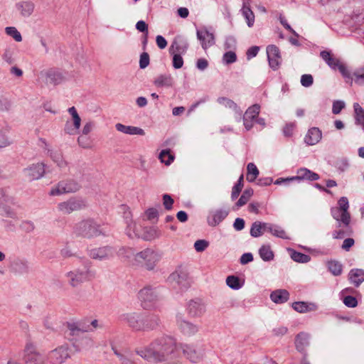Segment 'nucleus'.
I'll use <instances>...</instances> for the list:
<instances>
[{
	"label": "nucleus",
	"mask_w": 364,
	"mask_h": 364,
	"mask_svg": "<svg viewBox=\"0 0 364 364\" xmlns=\"http://www.w3.org/2000/svg\"><path fill=\"white\" fill-rule=\"evenodd\" d=\"M116 129L123 134L129 135H140L143 136L145 134L144 129L134 126H127L121 123L115 124Z\"/></svg>",
	"instance_id": "nucleus-32"
},
{
	"label": "nucleus",
	"mask_w": 364,
	"mask_h": 364,
	"mask_svg": "<svg viewBox=\"0 0 364 364\" xmlns=\"http://www.w3.org/2000/svg\"><path fill=\"white\" fill-rule=\"evenodd\" d=\"M114 353L117 356L120 364H136L132 359V353L126 348H117L112 346Z\"/></svg>",
	"instance_id": "nucleus-27"
},
{
	"label": "nucleus",
	"mask_w": 364,
	"mask_h": 364,
	"mask_svg": "<svg viewBox=\"0 0 364 364\" xmlns=\"http://www.w3.org/2000/svg\"><path fill=\"white\" fill-rule=\"evenodd\" d=\"M176 324L181 331L187 336H193L198 331V326L186 321L181 314L176 315Z\"/></svg>",
	"instance_id": "nucleus-16"
},
{
	"label": "nucleus",
	"mask_w": 364,
	"mask_h": 364,
	"mask_svg": "<svg viewBox=\"0 0 364 364\" xmlns=\"http://www.w3.org/2000/svg\"><path fill=\"white\" fill-rule=\"evenodd\" d=\"M304 141L309 145H314L318 142V128L313 127L309 129L305 136Z\"/></svg>",
	"instance_id": "nucleus-42"
},
{
	"label": "nucleus",
	"mask_w": 364,
	"mask_h": 364,
	"mask_svg": "<svg viewBox=\"0 0 364 364\" xmlns=\"http://www.w3.org/2000/svg\"><path fill=\"white\" fill-rule=\"evenodd\" d=\"M338 208L341 209L344 212V216L346 217V214H350L348 212V208H349V203L348 200L346 197H341L338 202Z\"/></svg>",
	"instance_id": "nucleus-64"
},
{
	"label": "nucleus",
	"mask_w": 364,
	"mask_h": 364,
	"mask_svg": "<svg viewBox=\"0 0 364 364\" xmlns=\"http://www.w3.org/2000/svg\"><path fill=\"white\" fill-rule=\"evenodd\" d=\"M336 168L340 172H344L350 167L349 159L346 157L338 158L334 164Z\"/></svg>",
	"instance_id": "nucleus-49"
},
{
	"label": "nucleus",
	"mask_w": 364,
	"mask_h": 364,
	"mask_svg": "<svg viewBox=\"0 0 364 364\" xmlns=\"http://www.w3.org/2000/svg\"><path fill=\"white\" fill-rule=\"evenodd\" d=\"M5 33L7 36L14 38L16 42L22 41V36L21 33L14 26H7L5 28Z\"/></svg>",
	"instance_id": "nucleus-55"
},
{
	"label": "nucleus",
	"mask_w": 364,
	"mask_h": 364,
	"mask_svg": "<svg viewBox=\"0 0 364 364\" xmlns=\"http://www.w3.org/2000/svg\"><path fill=\"white\" fill-rule=\"evenodd\" d=\"M189 44L186 38L183 36H176L169 47V53L185 54L188 48Z\"/></svg>",
	"instance_id": "nucleus-17"
},
{
	"label": "nucleus",
	"mask_w": 364,
	"mask_h": 364,
	"mask_svg": "<svg viewBox=\"0 0 364 364\" xmlns=\"http://www.w3.org/2000/svg\"><path fill=\"white\" fill-rule=\"evenodd\" d=\"M87 206L86 201L82 198L71 197L67 200L58 204V210L64 215H68L75 211H79Z\"/></svg>",
	"instance_id": "nucleus-7"
},
{
	"label": "nucleus",
	"mask_w": 364,
	"mask_h": 364,
	"mask_svg": "<svg viewBox=\"0 0 364 364\" xmlns=\"http://www.w3.org/2000/svg\"><path fill=\"white\" fill-rule=\"evenodd\" d=\"M135 254L136 252L132 247H122L118 251L119 257L129 259L130 262L134 259Z\"/></svg>",
	"instance_id": "nucleus-52"
},
{
	"label": "nucleus",
	"mask_w": 364,
	"mask_h": 364,
	"mask_svg": "<svg viewBox=\"0 0 364 364\" xmlns=\"http://www.w3.org/2000/svg\"><path fill=\"white\" fill-rule=\"evenodd\" d=\"M252 189H246L239 198L238 201L236 203V205L237 207H242V205H245L250 198V197L252 196Z\"/></svg>",
	"instance_id": "nucleus-58"
},
{
	"label": "nucleus",
	"mask_w": 364,
	"mask_h": 364,
	"mask_svg": "<svg viewBox=\"0 0 364 364\" xmlns=\"http://www.w3.org/2000/svg\"><path fill=\"white\" fill-rule=\"evenodd\" d=\"M12 144V140L8 134V132L0 130V149L6 148Z\"/></svg>",
	"instance_id": "nucleus-57"
},
{
	"label": "nucleus",
	"mask_w": 364,
	"mask_h": 364,
	"mask_svg": "<svg viewBox=\"0 0 364 364\" xmlns=\"http://www.w3.org/2000/svg\"><path fill=\"white\" fill-rule=\"evenodd\" d=\"M264 227V231L271 233L273 236L282 239H290L285 230L278 225L265 223Z\"/></svg>",
	"instance_id": "nucleus-30"
},
{
	"label": "nucleus",
	"mask_w": 364,
	"mask_h": 364,
	"mask_svg": "<svg viewBox=\"0 0 364 364\" xmlns=\"http://www.w3.org/2000/svg\"><path fill=\"white\" fill-rule=\"evenodd\" d=\"M159 158L161 162L166 166H169L174 160V156L171 154L168 149L162 150L159 154Z\"/></svg>",
	"instance_id": "nucleus-54"
},
{
	"label": "nucleus",
	"mask_w": 364,
	"mask_h": 364,
	"mask_svg": "<svg viewBox=\"0 0 364 364\" xmlns=\"http://www.w3.org/2000/svg\"><path fill=\"white\" fill-rule=\"evenodd\" d=\"M75 232L85 237L91 238L104 234V230L93 220H84L77 223Z\"/></svg>",
	"instance_id": "nucleus-4"
},
{
	"label": "nucleus",
	"mask_w": 364,
	"mask_h": 364,
	"mask_svg": "<svg viewBox=\"0 0 364 364\" xmlns=\"http://www.w3.org/2000/svg\"><path fill=\"white\" fill-rule=\"evenodd\" d=\"M242 180H243V176H241L237 181V183L233 186L232 188V194H231V198L232 200H235V198H237L242 188V186H243V183H242Z\"/></svg>",
	"instance_id": "nucleus-61"
},
{
	"label": "nucleus",
	"mask_w": 364,
	"mask_h": 364,
	"mask_svg": "<svg viewBox=\"0 0 364 364\" xmlns=\"http://www.w3.org/2000/svg\"><path fill=\"white\" fill-rule=\"evenodd\" d=\"M320 57L333 70H339L344 78L350 77V72L346 66L330 50L320 51Z\"/></svg>",
	"instance_id": "nucleus-6"
},
{
	"label": "nucleus",
	"mask_w": 364,
	"mask_h": 364,
	"mask_svg": "<svg viewBox=\"0 0 364 364\" xmlns=\"http://www.w3.org/2000/svg\"><path fill=\"white\" fill-rule=\"evenodd\" d=\"M259 112L260 106L258 104L253 105L246 110L242 117L243 124L246 131H249L252 128Z\"/></svg>",
	"instance_id": "nucleus-13"
},
{
	"label": "nucleus",
	"mask_w": 364,
	"mask_h": 364,
	"mask_svg": "<svg viewBox=\"0 0 364 364\" xmlns=\"http://www.w3.org/2000/svg\"><path fill=\"white\" fill-rule=\"evenodd\" d=\"M196 36L204 50H207L215 44L214 34L208 31L206 28L197 30Z\"/></svg>",
	"instance_id": "nucleus-21"
},
{
	"label": "nucleus",
	"mask_w": 364,
	"mask_h": 364,
	"mask_svg": "<svg viewBox=\"0 0 364 364\" xmlns=\"http://www.w3.org/2000/svg\"><path fill=\"white\" fill-rule=\"evenodd\" d=\"M289 298V293L286 289H277L270 294V299L275 304H284Z\"/></svg>",
	"instance_id": "nucleus-36"
},
{
	"label": "nucleus",
	"mask_w": 364,
	"mask_h": 364,
	"mask_svg": "<svg viewBox=\"0 0 364 364\" xmlns=\"http://www.w3.org/2000/svg\"><path fill=\"white\" fill-rule=\"evenodd\" d=\"M124 218L127 224L125 230L127 235L132 239L141 237L142 227L132 221V214L129 211L124 212Z\"/></svg>",
	"instance_id": "nucleus-12"
},
{
	"label": "nucleus",
	"mask_w": 364,
	"mask_h": 364,
	"mask_svg": "<svg viewBox=\"0 0 364 364\" xmlns=\"http://www.w3.org/2000/svg\"><path fill=\"white\" fill-rule=\"evenodd\" d=\"M80 188V185L74 180H64L53 186L49 192L51 196H60L65 193H75Z\"/></svg>",
	"instance_id": "nucleus-8"
},
{
	"label": "nucleus",
	"mask_w": 364,
	"mask_h": 364,
	"mask_svg": "<svg viewBox=\"0 0 364 364\" xmlns=\"http://www.w3.org/2000/svg\"><path fill=\"white\" fill-rule=\"evenodd\" d=\"M69 356L68 348L65 346H62L50 351L48 358L53 364H61Z\"/></svg>",
	"instance_id": "nucleus-20"
},
{
	"label": "nucleus",
	"mask_w": 364,
	"mask_h": 364,
	"mask_svg": "<svg viewBox=\"0 0 364 364\" xmlns=\"http://www.w3.org/2000/svg\"><path fill=\"white\" fill-rule=\"evenodd\" d=\"M23 172L30 181L38 180L45 173V165L43 163L33 164L24 168Z\"/></svg>",
	"instance_id": "nucleus-15"
},
{
	"label": "nucleus",
	"mask_w": 364,
	"mask_h": 364,
	"mask_svg": "<svg viewBox=\"0 0 364 364\" xmlns=\"http://www.w3.org/2000/svg\"><path fill=\"white\" fill-rule=\"evenodd\" d=\"M159 294L156 289L146 287L139 292V299L144 308H150L159 299Z\"/></svg>",
	"instance_id": "nucleus-11"
},
{
	"label": "nucleus",
	"mask_w": 364,
	"mask_h": 364,
	"mask_svg": "<svg viewBox=\"0 0 364 364\" xmlns=\"http://www.w3.org/2000/svg\"><path fill=\"white\" fill-rule=\"evenodd\" d=\"M206 311L205 304L200 299H194L188 302L187 312L191 317L202 316Z\"/></svg>",
	"instance_id": "nucleus-19"
},
{
	"label": "nucleus",
	"mask_w": 364,
	"mask_h": 364,
	"mask_svg": "<svg viewBox=\"0 0 364 364\" xmlns=\"http://www.w3.org/2000/svg\"><path fill=\"white\" fill-rule=\"evenodd\" d=\"M237 60V55L233 50H229L223 55V62L224 64H232Z\"/></svg>",
	"instance_id": "nucleus-60"
},
{
	"label": "nucleus",
	"mask_w": 364,
	"mask_h": 364,
	"mask_svg": "<svg viewBox=\"0 0 364 364\" xmlns=\"http://www.w3.org/2000/svg\"><path fill=\"white\" fill-rule=\"evenodd\" d=\"M269 66L273 70H277L279 67L282 61L280 51L275 45H269L266 49Z\"/></svg>",
	"instance_id": "nucleus-18"
},
{
	"label": "nucleus",
	"mask_w": 364,
	"mask_h": 364,
	"mask_svg": "<svg viewBox=\"0 0 364 364\" xmlns=\"http://www.w3.org/2000/svg\"><path fill=\"white\" fill-rule=\"evenodd\" d=\"M310 336L305 332H301L296 336L295 347L299 352H304L309 345Z\"/></svg>",
	"instance_id": "nucleus-33"
},
{
	"label": "nucleus",
	"mask_w": 364,
	"mask_h": 364,
	"mask_svg": "<svg viewBox=\"0 0 364 364\" xmlns=\"http://www.w3.org/2000/svg\"><path fill=\"white\" fill-rule=\"evenodd\" d=\"M71 116L70 119H68L65 124L64 132L69 135H75L78 134L81 124V118L79 116L75 107H71L68 109Z\"/></svg>",
	"instance_id": "nucleus-9"
},
{
	"label": "nucleus",
	"mask_w": 364,
	"mask_h": 364,
	"mask_svg": "<svg viewBox=\"0 0 364 364\" xmlns=\"http://www.w3.org/2000/svg\"><path fill=\"white\" fill-rule=\"evenodd\" d=\"M326 267L333 276H339L342 274L343 265L340 262L329 260L326 262Z\"/></svg>",
	"instance_id": "nucleus-43"
},
{
	"label": "nucleus",
	"mask_w": 364,
	"mask_h": 364,
	"mask_svg": "<svg viewBox=\"0 0 364 364\" xmlns=\"http://www.w3.org/2000/svg\"><path fill=\"white\" fill-rule=\"evenodd\" d=\"M161 232L156 227L142 228L141 237L144 240H152L159 237Z\"/></svg>",
	"instance_id": "nucleus-39"
},
{
	"label": "nucleus",
	"mask_w": 364,
	"mask_h": 364,
	"mask_svg": "<svg viewBox=\"0 0 364 364\" xmlns=\"http://www.w3.org/2000/svg\"><path fill=\"white\" fill-rule=\"evenodd\" d=\"M160 324L159 316L156 314L147 315L142 321V330L149 331L156 328Z\"/></svg>",
	"instance_id": "nucleus-34"
},
{
	"label": "nucleus",
	"mask_w": 364,
	"mask_h": 364,
	"mask_svg": "<svg viewBox=\"0 0 364 364\" xmlns=\"http://www.w3.org/2000/svg\"><path fill=\"white\" fill-rule=\"evenodd\" d=\"M247 180L250 182H253L259 176V170L253 163H249L247 166Z\"/></svg>",
	"instance_id": "nucleus-48"
},
{
	"label": "nucleus",
	"mask_w": 364,
	"mask_h": 364,
	"mask_svg": "<svg viewBox=\"0 0 364 364\" xmlns=\"http://www.w3.org/2000/svg\"><path fill=\"white\" fill-rule=\"evenodd\" d=\"M217 102L220 105L231 109L235 113V118L237 122H240L241 121L242 111L234 101L228 97H220L218 98Z\"/></svg>",
	"instance_id": "nucleus-25"
},
{
	"label": "nucleus",
	"mask_w": 364,
	"mask_h": 364,
	"mask_svg": "<svg viewBox=\"0 0 364 364\" xmlns=\"http://www.w3.org/2000/svg\"><path fill=\"white\" fill-rule=\"evenodd\" d=\"M241 13L243 17L245 18L248 27H252L255 23V14L251 10L248 1H243L242 8L241 9Z\"/></svg>",
	"instance_id": "nucleus-38"
},
{
	"label": "nucleus",
	"mask_w": 364,
	"mask_h": 364,
	"mask_svg": "<svg viewBox=\"0 0 364 364\" xmlns=\"http://www.w3.org/2000/svg\"><path fill=\"white\" fill-rule=\"evenodd\" d=\"M12 198L1 193L0 196V215L5 217L14 218L16 213L14 210L8 205V204L12 203Z\"/></svg>",
	"instance_id": "nucleus-26"
},
{
	"label": "nucleus",
	"mask_w": 364,
	"mask_h": 364,
	"mask_svg": "<svg viewBox=\"0 0 364 364\" xmlns=\"http://www.w3.org/2000/svg\"><path fill=\"white\" fill-rule=\"evenodd\" d=\"M355 82V83L363 85H364V65L360 68H358L353 74V76L350 74V77Z\"/></svg>",
	"instance_id": "nucleus-50"
},
{
	"label": "nucleus",
	"mask_w": 364,
	"mask_h": 364,
	"mask_svg": "<svg viewBox=\"0 0 364 364\" xmlns=\"http://www.w3.org/2000/svg\"><path fill=\"white\" fill-rule=\"evenodd\" d=\"M12 107L11 99L2 94H0V112H8Z\"/></svg>",
	"instance_id": "nucleus-56"
},
{
	"label": "nucleus",
	"mask_w": 364,
	"mask_h": 364,
	"mask_svg": "<svg viewBox=\"0 0 364 364\" xmlns=\"http://www.w3.org/2000/svg\"><path fill=\"white\" fill-rule=\"evenodd\" d=\"M161 258L159 252L152 248H146L136 252L131 263L134 266L143 267L147 270H153Z\"/></svg>",
	"instance_id": "nucleus-1"
},
{
	"label": "nucleus",
	"mask_w": 364,
	"mask_h": 364,
	"mask_svg": "<svg viewBox=\"0 0 364 364\" xmlns=\"http://www.w3.org/2000/svg\"><path fill=\"white\" fill-rule=\"evenodd\" d=\"M14 269L18 274L27 273L29 270L28 262L24 259H18L14 263Z\"/></svg>",
	"instance_id": "nucleus-47"
},
{
	"label": "nucleus",
	"mask_w": 364,
	"mask_h": 364,
	"mask_svg": "<svg viewBox=\"0 0 364 364\" xmlns=\"http://www.w3.org/2000/svg\"><path fill=\"white\" fill-rule=\"evenodd\" d=\"M265 223L256 221L252 224L251 228H250V235L253 237H258L261 236L264 231V227Z\"/></svg>",
	"instance_id": "nucleus-46"
},
{
	"label": "nucleus",
	"mask_w": 364,
	"mask_h": 364,
	"mask_svg": "<svg viewBox=\"0 0 364 364\" xmlns=\"http://www.w3.org/2000/svg\"><path fill=\"white\" fill-rule=\"evenodd\" d=\"M318 178V175L317 173L312 172L306 168H301L298 169L297 176L291 177V179L294 181L308 180L313 181H316Z\"/></svg>",
	"instance_id": "nucleus-31"
},
{
	"label": "nucleus",
	"mask_w": 364,
	"mask_h": 364,
	"mask_svg": "<svg viewBox=\"0 0 364 364\" xmlns=\"http://www.w3.org/2000/svg\"><path fill=\"white\" fill-rule=\"evenodd\" d=\"M51 159L53 161L56 165L63 168L67 166V162L63 159L62 153L58 150L50 151V153L48 154Z\"/></svg>",
	"instance_id": "nucleus-44"
},
{
	"label": "nucleus",
	"mask_w": 364,
	"mask_h": 364,
	"mask_svg": "<svg viewBox=\"0 0 364 364\" xmlns=\"http://www.w3.org/2000/svg\"><path fill=\"white\" fill-rule=\"evenodd\" d=\"M292 308L299 313H307L316 310V305L313 303H307L304 301H296L292 303Z\"/></svg>",
	"instance_id": "nucleus-37"
},
{
	"label": "nucleus",
	"mask_w": 364,
	"mask_h": 364,
	"mask_svg": "<svg viewBox=\"0 0 364 364\" xmlns=\"http://www.w3.org/2000/svg\"><path fill=\"white\" fill-rule=\"evenodd\" d=\"M168 281L177 293H181L190 287L188 274L181 267H178L171 273L168 278Z\"/></svg>",
	"instance_id": "nucleus-5"
},
{
	"label": "nucleus",
	"mask_w": 364,
	"mask_h": 364,
	"mask_svg": "<svg viewBox=\"0 0 364 364\" xmlns=\"http://www.w3.org/2000/svg\"><path fill=\"white\" fill-rule=\"evenodd\" d=\"M259 255L264 262H270L274 259V252L269 245H262L259 250Z\"/></svg>",
	"instance_id": "nucleus-45"
},
{
	"label": "nucleus",
	"mask_w": 364,
	"mask_h": 364,
	"mask_svg": "<svg viewBox=\"0 0 364 364\" xmlns=\"http://www.w3.org/2000/svg\"><path fill=\"white\" fill-rule=\"evenodd\" d=\"M355 122L364 131V109L357 102L353 104Z\"/></svg>",
	"instance_id": "nucleus-41"
},
{
	"label": "nucleus",
	"mask_w": 364,
	"mask_h": 364,
	"mask_svg": "<svg viewBox=\"0 0 364 364\" xmlns=\"http://www.w3.org/2000/svg\"><path fill=\"white\" fill-rule=\"evenodd\" d=\"M25 364H45V357L32 346H27L24 355Z\"/></svg>",
	"instance_id": "nucleus-23"
},
{
	"label": "nucleus",
	"mask_w": 364,
	"mask_h": 364,
	"mask_svg": "<svg viewBox=\"0 0 364 364\" xmlns=\"http://www.w3.org/2000/svg\"><path fill=\"white\" fill-rule=\"evenodd\" d=\"M288 333V328L284 326H278L272 330V334L274 337L281 338Z\"/></svg>",
	"instance_id": "nucleus-62"
},
{
	"label": "nucleus",
	"mask_w": 364,
	"mask_h": 364,
	"mask_svg": "<svg viewBox=\"0 0 364 364\" xmlns=\"http://www.w3.org/2000/svg\"><path fill=\"white\" fill-rule=\"evenodd\" d=\"M2 59L8 64H14L16 61V54L14 49L7 48L2 55Z\"/></svg>",
	"instance_id": "nucleus-51"
},
{
	"label": "nucleus",
	"mask_w": 364,
	"mask_h": 364,
	"mask_svg": "<svg viewBox=\"0 0 364 364\" xmlns=\"http://www.w3.org/2000/svg\"><path fill=\"white\" fill-rule=\"evenodd\" d=\"M348 279L355 287H358L364 282V270L352 269L349 272Z\"/></svg>",
	"instance_id": "nucleus-35"
},
{
	"label": "nucleus",
	"mask_w": 364,
	"mask_h": 364,
	"mask_svg": "<svg viewBox=\"0 0 364 364\" xmlns=\"http://www.w3.org/2000/svg\"><path fill=\"white\" fill-rule=\"evenodd\" d=\"M16 9L23 17H29L33 12L35 4L31 1H21L16 4Z\"/></svg>",
	"instance_id": "nucleus-29"
},
{
	"label": "nucleus",
	"mask_w": 364,
	"mask_h": 364,
	"mask_svg": "<svg viewBox=\"0 0 364 364\" xmlns=\"http://www.w3.org/2000/svg\"><path fill=\"white\" fill-rule=\"evenodd\" d=\"M289 251L291 258L296 262L306 263L310 260V257L307 255L292 250H289Z\"/></svg>",
	"instance_id": "nucleus-53"
},
{
	"label": "nucleus",
	"mask_w": 364,
	"mask_h": 364,
	"mask_svg": "<svg viewBox=\"0 0 364 364\" xmlns=\"http://www.w3.org/2000/svg\"><path fill=\"white\" fill-rule=\"evenodd\" d=\"M331 215L337 221L336 227L338 230L333 232V237L335 239H342L346 235H350L352 233V229L350 226V215L346 214L344 216V212L338 208H331Z\"/></svg>",
	"instance_id": "nucleus-3"
},
{
	"label": "nucleus",
	"mask_w": 364,
	"mask_h": 364,
	"mask_svg": "<svg viewBox=\"0 0 364 364\" xmlns=\"http://www.w3.org/2000/svg\"><path fill=\"white\" fill-rule=\"evenodd\" d=\"M228 215V212L223 209L211 211L208 216V223L209 225L215 227L220 224Z\"/></svg>",
	"instance_id": "nucleus-28"
},
{
	"label": "nucleus",
	"mask_w": 364,
	"mask_h": 364,
	"mask_svg": "<svg viewBox=\"0 0 364 364\" xmlns=\"http://www.w3.org/2000/svg\"><path fill=\"white\" fill-rule=\"evenodd\" d=\"M95 272L91 269V262L85 261L82 268H77L65 274L68 284L76 287L82 283L90 281L95 277Z\"/></svg>",
	"instance_id": "nucleus-2"
},
{
	"label": "nucleus",
	"mask_w": 364,
	"mask_h": 364,
	"mask_svg": "<svg viewBox=\"0 0 364 364\" xmlns=\"http://www.w3.org/2000/svg\"><path fill=\"white\" fill-rule=\"evenodd\" d=\"M120 318L122 321L127 322L130 327L136 331L142 330L143 325L140 315L137 313H127L121 315Z\"/></svg>",
	"instance_id": "nucleus-24"
},
{
	"label": "nucleus",
	"mask_w": 364,
	"mask_h": 364,
	"mask_svg": "<svg viewBox=\"0 0 364 364\" xmlns=\"http://www.w3.org/2000/svg\"><path fill=\"white\" fill-rule=\"evenodd\" d=\"M226 284L230 288L234 290H238L242 287L239 278L235 276H228L226 278Z\"/></svg>",
	"instance_id": "nucleus-59"
},
{
	"label": "nucleus",
	"mask_w": 364,
	"mask_h": 364,
	"mask_svg": "<svg viewBox=\"0 0 364 364\" xmlns=\"http://www.w3.org/2000/svg\"><path fill=\"white\" fill-rule=\"evenodd\" d=\"M40 77L48 85H57L63 82L64 77L60 72L54 69L43 70Z\"/></svg>",
	"instance_id": "nucleus-14"
},
{
	"label": "nucleus",
	"mask_w": 364,
	"mask_h": 364,
	"mask_svg": "<svg viewBox=\"0 0 364 364\" xmlns=\"http://www.w3.org/2000/svg\"><path fill=\"white\" fill-rule=\"evenodd\" d=\"M178 348L181 349L184 356L193 363L200 362L204 355L203 350L196 348L193 345L178 343Z\"/></svg>",
	"instance_id": "nucleus-10"
},
{
	"label": "nucleus",
	"mask_w": 364,
	"mask_h": 364,
	"mask_svg": "<svg viewBox=\"0 0 364 364\" xmlns=\"http://www.w3.org/2000/svg\"><path fill=\"white\" fill-rule=\"evenodd\" d=\"M154 83L158 87H171L173 84V80L171 75H160L156 77Z\"/></svg>",
	"instance_id": "nucleus-40"
},
{
	"label": "nucleus",
	"mask_w": 364,
	"mask_h": 364,
	"mask_svg": "<svg viewBox=\"0 0 364 364\" xmlns=\"http://www.w3.org/2000/svg\"><path fill=\"white\" fill-rule=\"evenodd\" d=\"M113 255L114 251L110 247L94 248L89 251V256L92 259L100 261L109 259Z\"/></svg>",
	"instance_id": "nucleus-22"
},
{
	"label": "nucleus",
	"mask_w": 364,
	"mask_h": 364,
	"mask_svg": "<svg viewBox=\"0 0 364 364\" xmlns=\"http://www.w3.org/2000/svg\"><path fill=\"white\" fill-rule=\"evenodd\" d=\"M173 56V67L175 69L181 68L183 65V54L179 53H170Z\"/></svg>",
	"instance_id": "nucleus-63"
}]
</instances>
